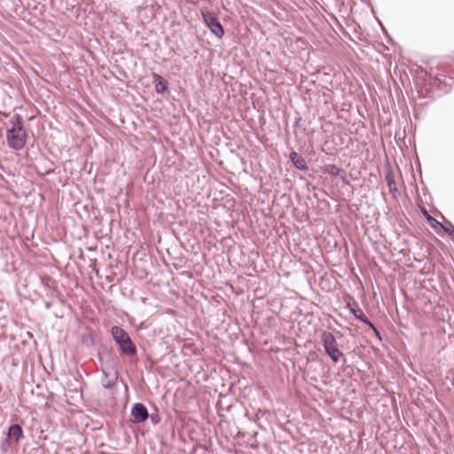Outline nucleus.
I'll return each mask as SVG.
<instances>
[{"label":"nucleus","mask_w":454,"mask_h":454,"mask_svg":"<svg viewBox=\"0 0 454 454\" xmlns=\"http://www.w3.org/2000/svg\"><path fill=\"white\" fill-rule=\"evenodd\" d=\"M6 141L10 148L21 150L27 143V132L23 126V120L20 114L12 117L6 130Z\"/></svg>","instance_id":"1"},{"label":"nucleus","mask_w":454,"mask_h":454,"mask_svg":"<svg viewBox=\"0 0 454 454\" xmlns=\"http://www.w3.org/2000/svg\"><path fill=\"white\" fill-rule=\"evenodd\" d=\"M321 341L325 353L330 356L332 361L334 364L338 363L340 358L343 356V353L339 348V345L333 334L330 332H323L321 334Z\"/></svg>","instance_id":"2"},{"label":"nucleus","mask_w":454,"mask_h":454,"mask_svg":"<svg viewBox=\"0 0 454 454\" xmlns=\"http://www.w3.org/2000/svg\"><path fill=\"white\" fill-rule=\"evenodd\" d=\"M114 340L119 344L120 348L127 355L136 354V348L133 345L129 334L121 327L114 326L111 330Z\"/></svg>","instance_id":"3"},{"label":"nucleus","mask_w":454,"mask_h":454,"mask_svg":"<svg viewBox=\"0 0 454 454\" xmlns=\"http://www.w3.org/2000/svg\"><path fill=\"white\" fill-rule=\"evenodd\" d=\"M202 18L205 24L210 31L218 38H222L224 35V29L215 14L210 12H202Z\"/></svg>","instance_id":"4"},{"label":"nucleus","mask_w":454,"mask_h":454,"mask_svg":"<svg viewBox=\"0 0 454 454\" xmlns=\"http://www.w3.org/2000/svg\"><path fill=\"white\" fill-rule=\"evenodd\" d=\"M131 416L134 423H141L147 419L148 411L143 403H137L131 409Z\"/></svg>","instance_id":"5"},{"label":"nucleus","mask_w":454,"mask_h":454,"mask_svg":"<svg viewBox=\"0 0 454 454\" xmlns=\"http://www.w3.org/2000/svg\"><path fill=\"white\" fill-rule=\"evenodd\" d=\"M8 437L14 442H18L23 437V430L18 424L12 425L8 430Z\"/></svg>","instance_id":"6"},{"label":"nucleus","mask_w":454,"mask_h":454,"mask_svg":"<svg viewBox=\"0 0 454 454\" xmlns=\"http://www.w3.org/2000/svg\"><path fill=\"white\" fill-rule=\"evenodd\" d=\"M290 159L297 168L301 170L307 169V164L305 160L302 157H301L297 153H291Z\"/></svg>","instance_id":"7"},{"label":"nucleus","mask_w":454,"mask_h":454,"mask_svg":"<svg viewBox=\"0 0 454 454\" xmlns=\"http://www.w3.org/2000/svg\"><path fill=\"white\" fill-rule=\"evenodd\" d=\"M153 77L156 82V84H155L156 91L159 93L165 91L168 89L167 82L161 78L160 75H159L157 74H153Z\"/></svg>","instance_id":"8"},{"label":"nucleus","mask_w":454,"mask_h":454,"mask_svg":"<svg viewBox=\"0 0 454 454\" xmlns=\"http://www.w3.org/2000/svg\"><path fill=\"white\" fill-rule=\"evenodd\" d=\"M340 172H342V170L333 164H328L324 168V173L329 174L331 176H339Z\"/></svg>","instance_id":"9"},{"label":"nucleus","mask_w":454,"mask_h":454,"mask_svg":"<svg viewBox=\"0 0 454 454\" xmlns=\"http://www.w3.org/2000/svg\"><path fill=\"white\" fill-rule=\"evenodd\" d=\"M427 221L430 224V226L436 231H440L441 230H444L445 231H447L444 226L433 216L427 217Z\"/></svg>","instance_id":"10"},{"label":"nucleus","mask_w":454,"mask_h":454,"mask_svg":"<svg viewBox=\"0 0 454 454\" xmlns=\"http://www.w3.org/2000/svg\"><path fill=\"white\" fill-rule=\"evenodd\" d=\"M386 180L387 182V185L389 187V190L391 192L393 191H396V185H395V182L394 180V177L392 175L388 174L387 176H386Z\"/></svg>","instance_id":"11"},{"label":"nucleus","mask_w":454,"mask_h":454,"mask_svg":"<svg viewBox=\"0 0 454 454\" xmlns=\"http://www.w3.org/2000/svg\"><path fill=\"white\" fill-rule=\"evenodd\" d=\"M356 317L363 322L368 324L371 327H373V325L367 319L366 316L360 312V315H356Z\"/></svg>","instance_id":"12"},{"label":"nucleus","mask_w":454,"mask_h":454,"mask_svg":"<svg viewBox=\"0 0 454 454\" xmlns=\"http://www.w3.org/2000/svg\"><path fill=\"white\" fill-rule=\"evenodd\" d=\"M421 212L427 220V217L431 216L430 214L427 212V210L424 207L421 208Z\"/></svg>","instance_id":"13"}]
</instances>
